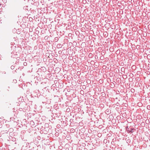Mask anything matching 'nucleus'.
Segmentation results:
<instances>
[{"mask_svg": "<svg viewBox=\"0 0 150 150\" xmlns=\"http://www.w3.org/2000/svg\"><path fill=\"white\" fill-rule=\"evenodd\" d=\"M33 122L32 121V122Z\"/></svg>", "mask_w": 150, "mask_h": 150, "instance_id": "nucleus-11", "label": "nucleus"}, {"mask_svg": "<svg viewBox=\"0 0 150 150\" xmlns=\"http://www.w3.org/2000/svg\"><path fill=\"white\" fill-rule=\"evenodd\" d=\"M55 61H56V60H57V59H55Z\"/></svg>", "mask_w": 150, "mask_h": 150, "instance_id": "nucleus-9", "label": "nucleus"}, {"mask_svg": "<svg viewBox=\"0 0 150 150\" xmlns=\"http://www.w3.org/2000/svg\"><path fill=\"white\" fill-rule=\"evenodd\" d=\"M71 33H69V36H71Z\"/></svg>", "mask_w": 150, "mask_h": 150, "instance_id": "nucleus-5", "label": "nucleus"}, {"mask_svg": "<svg viewBox=\"0 0 150 150\" xmlns=\"http://www.w3.org/2000/svg\"><path fill=\"white\" fill-rule=\"evenodd\" d=\"M67 111H69V110L67 109Z\"/></svg>", "mask_w": 150, "mask_h": 150, "instance_id": "nucleus-7", "label": "nucleus"}, {"mask_svg": "<svg viewBox=\"0 0 150 150\" xmlns=\"http://www.w3.org/2000/svg\"><path fill=\"white\" fill-rule=\"evenodd\" d=\"M11 69H14V66H11Z\"/></svg>", "mask_w": 150, "mask_h": 150, "instance_id": "nucleus-3", "label": "nucleus"}, {"mask_svg": "<svg viewBox=\"0 0 150 150\" xmlns=\"http://www.w3.org/2000/svg\"><path fill=\"white\" fill-rule=\"evenodd\" d=\"M150 107V106H149V108Z\"/></svg>", "mask_w": 150, "mask_h": 150, "instance_id": "nucleus-10", "label": "nucleus"}, {"mask_svg": "<svg viewBox=\"0 0 150 150\" xmlns=\"http://www.w3.org/2000/svg\"><path fill=\"white\" fill-rule=\"evenodd\" d=\"M5 1H6V0H4V1H3V2H5Z\"/></svg>", "mask_w": 150, "mask_h": 150, "instance_id": "nucleus-6", "label": "nucleus"}, {"mask_svg": "<svg viewBox=\"0 0 150 150\" xmlns=\"http://www.w3.org/2000/svg\"><path fill=\"white\" fill-rule=\"evenodd\" d=\"M1 7V4H0V7Z\"/></svg>", "mask_w": 150, "mask_h": 150, "instance_id": "nucleus-8", "label": "nucleus"}, {"mask_svg": "<svg viewBox=\"0 0 150 150\" xmlns=\"http://www.w3.org/2000/svg\"><path fill=\"white\" fill-rule=\"evenodd\" d=\"M27 63L26 62H24L23 63V65L24 66H26L27 65Z\"/></svg>", "mask_w": 150, "mask_h": 150, "instance_id": "nucleus-2", "label": "nucleus"}, {"mask_svg": "<svg viewBox=\"0 0 150 150\" xmlns=\"http://www.w3.org/2000/svg\"><path fill=\"white\" fill-rule=\"evenodd\" d=\"M134 129H132V128H131V129H130L131 130H129V132H132H132H133V131H132V130H134Z\"/></svg>", "mask_w": 150, "mask_h": 150, "instance_id": "nucleus-1", "label": "nucleus"}, {"mask_svg": "<svg viewBox=\"0 0 150 150\" xmlns=\"http://www.w3.org/2000/svg\"><path fill=\"white\" fill-rule=\"evenodd\" d=\"M89 57H91L92 56V54H89Z\"/></svg>", "mask_w": 150, "mask_h": 150, "instance_id": "nucleus-4", "label": "nucleus"}]
</instances>
